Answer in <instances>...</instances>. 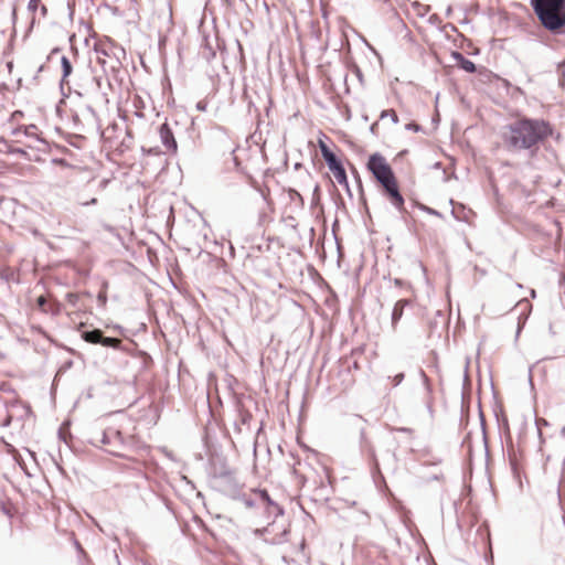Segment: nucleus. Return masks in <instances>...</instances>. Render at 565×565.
Wrapping results in <instances>:
<instances>
[{
  "label": "nucleus",
  "instance_id": "nucleus-1",
  "mask_svg": "<svg viewBox=\"0 0 565 565\" xmlns=\"http://www.w3.org/2000/svg\"><path fill=\"white\" fill-rule=\"evenodd\" d=\"M500 138L507 151H526L534 157L541 147L548 150L550 138L558 141L562 135L547 119L522 115L501 127Z\"/></svg>",
  "mask_w": 565,
  "mask_h": 565
},
{
  "label": "nucleus",
  "instance_id": "nucleus-2",
  "mask_svg": "<svg viewBox=\"0 0 565 565\" xmlns=\"http://www.w3.org/2000/svg\"><path fill=\"white\" fill-rule=\"evenodd\" d=\"M366 168L382 188V194L398 212H403L405 210V200L399 191L394 171L385 157L380 152L370 154Z\"/></svg>",
  "mask_w": 565,
  "mask_h": 565
},
{
  "label": "nucleus",
  "instance_id": "nucleus-3",
  "mask_svg": "<svg viewBox=\"0 0 565 565\" xmlns=\"http://www.w3.org/2000/svg\"><path fill=\"white\" fill-rule=\"evenodd\" d=\"M541 25L553 35H565V0H530Z\"/></svg>",
  "mask_w": 565,
  "mask_h": 565
},
{
  "label": "nucleus",
  "instance_id": "nucleus-4",
  "mask_svg": "<svg viewBox=\"0 0 565 565\" xmlns=\"http://www.w3.org/2000/svg\"><path fill=\"white\" fill-rule=\"evenodd\" d=\"M87 443L94 447H98V443L110 446L111 448L106 450L108 454L117 458H125L118 449L132 448L137 440L134 436L125 437L120 430L106 429L102 433L100 439H88Z\"/></svg>",
  "mask_w": 565,
  "mask_h": 565
},
{
  "label": "nucleus",
  "instance_id": "nucleus-5",
  "mask_svg": "<svg viewBox=\"0 0 565 565\" xmlns=\"http://www.w3.org/2000/svg\"><path fill=\"white\" fill-rule=\"evenodd\" d=\"M359 448L361 455L367 458L373 477L375 478L377 475L382 476L374 445L367 438L364 428L360 429Z\"/></svg>",
  "mask_w": 565,
  "mask_h": 565
},
{
  "label": "nucleus",
  "instance_id": "nucleus-6",
  "mask_svg": "<svg viewBox=\"0 0 565 565\" xmlns=\"http://www.w3.org/2000/svg\"><path fill=\"white\" fill-rule=\"evenodd\" d=\"M212 473L215 479H220L223 482L225 493H234L237 491L238 482L235 478V473L224 459L220 460L218 465L213 466Z\"/></svg>",
  "mask_w": 565,
  "mask_h": 565
},
{
  "label": "nucleus",
  "instance_id": "nucleus-7",
  "mask_svg": "<svg viewBox=\"0 0 565 565\" xmlns=\"http://www.w3.org/2000/svg\"><path fill=\"white\" fill-rule=\"evenodd\" d=\"M252 491L254 495L258 497L259 507L264 508L268 519L273 518L275 521L285 514L284 507L274 501L266 489L255 488Z\"/></svg>",
  "mask_w": 565,
  "mask_h": 565
},
{
  "label": "nucleus",
  "instance_id": "nucleus-8",
  "mask_svg": "<svg viewBox=\"0 0 565 565\" xmlns=\"http://www.w3.org/2000/svg\"><path fill=\"white\" fill-rule=\"evenodd\" d=\"M159 136L161 143L166 147L169 152L177 153L178 142L168 122H163L159 126Z\"/></svg>",
  "mask_w": 565,
  "mask_h": 565
},
{
  "label": "nucleus",
  "instance_id": "nucleus-9",
  "mask_svg": "<svg viewBox=\"0 0 565 565\" xmlns=\"http://www.w3.org/2000/svg\"><path fill=\"white\" fill-rule=\"evenodd\" d=\"M319 148L321 156L331 172L343 167L342 160L330 149L326 142L319 140Z\"/></svg>",
  "mask_w": 565,
  "mask_h": 565
},
{
  "label": "nucleus",
  "instance_id": "nucleus-10",
  "mask_svg": "<svg viewBox=\"0 0 565 565\" xmlns=\"http://www.w3.org/2000/svg\"><path fill=\"white\" fill-rule=\"evenodd\" d=\"M235 408H236V412H237V420L243 425V426H246L247 429H249V424H250V420L253 418V415L252 413L246 409L242 403V399L241 398H236L235 401Z\"/></svg>",
  "mask_w": 565,
  "mask_h": 565
},
{
  "label": "nucleus",
  "instance_id": "nucleus-11",
  "mask_svg": "<svg viewBox=\"0 0 565 565\" xmlns=\"http://www.w3.org/2000/svg\"><path fill=\"white\" fill-rule=\"evenodd\" d=\"M409 305L408 299H399L395 302L394 308L392 310V327L395 329L398 321L402 319L404 309Z\"/></svg>",
  "mask_w": 565,
  "mask_h": 565
},
{
  "label": "nucleus",
  "instance_id": "nucleus-12",
  "mask_svg": "<svg viewBox=\"0 0 565 565\" xmlns=\"http://www.w3.org/2000/svg\"><path fill=\"white\" fill-rule=\"evenodd\" d=\"M227 494L230 497H232L233 499L242 501L245 504V507H247L249 509L259 507L258 497L255 495V498H252V495L239 492V487L237 488L236 492H234V493L232 492V493H227Z\"/></svg>",
  "mask_w": 565,
  "mask_h": 565
},
{
  "label": "nucleus",
  "instance_id": "nucleus-13",
  "mask_svg": "<svg viewBox=\"0 0 565 565\" xmlns=\"http://www.w3.org/2000/svg\"><path fill=\"white\" fill-rule=\"evenodd\" d=\"M61 70H62V76H61L60 81H62V86L68 85V77L73 73V64L66 55H63L61 57Z\"/></svg>",
  "mask_w": 565,
  "mask_h": 565
},
{
  "label": "nucleus",
  "instance_id": "nucleus-14",
  "mask_svg": "<svg viewBox=\"0 0 565 565\" xmlns=\"http://www.w3.org/2000/svg\"><path fill=\"white\" fill-rule=\"evenodd\" d=\"M103 331L100 329L84 330L81 337L84 341L92 344H99Z\"/></svg>",
  "mask_w": 565,
  "mask_h": 565
},
{
  "label": "nucleus",
  "instance_id": "nucleus-15",
  "mask_svg": "<svg viewBox=\"0 0 565 565\" xmlns=\"http://www.w3.org/2000/svg\"><path fill=\"white\" fill-rule=\"evenodd\" d=\"M332 174L334 175L338 183L345 188L347 193L349 196H352V192L349 185L348 174L345 171L344 166L338 170L332 171Z\"/></svg>",
  "mask_w": 565,
  "mask_h": 565
},
{
  "label": "nucleus",
  "instance_id": "nucleus-16",
  "mask_svg": "<svg viewBox=\"0 0 565 565\" xmlns=\"http://www.w3.org/2000/svg\"><path fill=\"white\" fill-rule=\"evenodd\" d=\"M99 344L105 347V348H111V349H115V350H121L122 349L121 341L119 339L113 338V337H106V335H104V333H102Z\"/></svg>",
  "mask_w": 565,
  "mask_h": 565
},
{
  "label": "nucleus",
  "instance_id": "nucleus-17",
  "mask_svg": "<svg viewBox=\"0 0 565 565\" xmlns=\"http://www.w3.org/2000/svg\"><path fill=\"white\" fill-rule=\"evenodd\" d=\"M66 85H63V89H62V81H60L58 83V88H60V93L62 95L61 99H60V104H66V99L70 97L71 94H74L76 95L77 97H83V93L75 89V90H72V88L70 86L65 87Z\"/></svg>",
  "mask_w": 565,
  "mask_h": 565
},
{
  "label": "nucleus",
  "instance_id": "nucleus-18",
  "mask_svg": "<svg viewBox=\"0 0 565 565\" xmlns=\"http://www.w3.org/2000/svg\"><path fill=\"white\" fill-rule=\"evenodd\" d=\"M457 66H458V68H460L469 74L477 73V65L471 60L467 58L466 56L462 60V62H460Z\"/></svg>",
  "mask_w": 565,
  "mask_h": 565
},
{
  "label": "nucleus",
  "instance_id": "nucleus-19",
  "mask_svg": "<svg viewBox=\"0 0 565 565\" xmlns=\"http://www.w3.org/2000/svg\"><path fill=\"white\" fill-rule=\"evenodd\" d=\"M243 98L247 103V111H248V114L249 115H254L255 117H259V110H258L256 104L254 103V100L250 98V96L247 94L246 90L243 94Z\"/></svg>",
  "mask_w": 565,
  "mask_h": 565
},
{
  "label": "nucleus",
  "instance_id": "nucleus-20",
  "mask_svg": "<svg viewBox=\"0 0 565 565\" xmlns=\"http://www.w3.org/2000/svg\"><path fill=\"white\" fill-rule=\"evenodd\" d=\"M558 501L562 504L565 497V471L561 472L558 487H557Z\"/></svg>",
  "mask_w": 565,
  "mask_h": 565
},
{
  "label": "nucleus",
  "instance_id": "nucleus-21",
  "mask_svg": "<svg viewBox=\"0 0 565 565\" xmlns=\"http://www.w3.org/2000/svg\"><path fill=\"white\" fill-rule=\"evenodd\" d=\"M494 415H495V418H497L499 427H503V428H505L508 430L509 429V422H508L507 416L503 413V409L500 408L499 412H494Z\"/></svg>",
  "mask_w": 565,
  "mask_h": 565
},
{
  "label": "nucleus",
  "instance_id": "nucleus-22",
  "mask_svg": "<svg viewBox=\"0 0 565 565\" xmlns=\"http://www.w3.org/2000/svg\"><path fill=\"white\" fill-rule=\"evenodd\" d=\"M386 117H388V119H391L393 124H397L399 121L396 111L393 109H384L381 111L380 119H384Z\"/></svg>",
  "mask_w": 565,
  "mask_h": 565
},
{
  "label": "nucleus",
  "instance_id": "nucleus-23",
  "mask_svg": "<svg viewBox=\"0 0 565 565\" xmlns=\"http://www.w3.org/2000/svg\"><path fill=\"white\" fill-rule=\"evenodd\" d=\"M353 173H354V177H355V180H356V183H358L359 193H360V199H361V201L363 202V204H364V206H365L366 212L369 213V207H367V205H366V201H365V198H364V191H363L362 181H361L360 175H359V173L356 172V170H355V169H353Z\"/></svg>",
  "mask_w": 565,
  "mask_h": 565
},
{
  "label": "nucleus",
  "instance_id": "nucleus-24",
  "mask_svg": "<svg viewBox=\"0 0 565 565\" xmlns=\"http://www.w3.org/2000/svg\"><path fill=\"white\" fill-rule=\"evenodd\" d=\"M93 82L95 83L96 85V89L98 92H100L102 94V97L104 98V100L106 103H108V97H107V93L103 90V77L102 76H94L93 77Z\"/></svg>",
  "mask_w": 565,
  "mask_h": 565
},
{
  "label": "nucleus",
  "instance_id": "nucleus-25",
  "mask_svg": "<svg viewBox=\"0 0 565 565\" xmlns=\"http://www.w3.org/2000/svg\"><path fill=\"white\" fill-rule=\"evenodd\" d=\"M556 73L559 77V84L564 85L565 81V58L557 63L556 65Z\"/></svg>",
  "mask_w": 565,
  "mask_h": 565
},
{
  "label": "nucleus",
  "instance_id": "nucleus-26",
  "mask_svg": "<svg viewBox=\"0 0 565 565\" xmlns=\"http://www.w3.org/2000/svg\"><path fill=\"white\" fill-rule=\"evenodd\" d=\"M9 154H13V156H19V157H23V158H26L28 157V152L26 150H24L23 148H20V147H12V146H9L8 148V151H7Z\"/></svg>",
  "mask_w": 565,
  "mask_h": 565
},
{
  "label": "nucleus",
  "instance_id": "nucleus-27",
  "mask_svg": "<svg viewBox=\"0 0 565 565\" xmlns=\"http://www.w3.org/2000/svg\"><path fill=\"white\" fill-rule=\"evenodd\" d=\"M480 422H481V428H482V435H483V444H484V450H486V456L488 457L489 456V448H488V440H487V433H486V426H484V417H483V413L480 411Z\"/></svg>",
  "mask_w": 565,
  "mask_h": 565
},
{
  "label": "nucleus",
  "instance_id": "nucleus-28",
  "mask_svg": "<svg viewBox=\"0 0 565 565\" xmlns=\"http://www.w3.org/2000/svg\"><path fill=\"white\" fill-rule=\"evenodd\" d=\"M419 375H420V377L423 380V384L425 386V390H426L427 394L430 395L431 392H433V387H431L429 377L426 375V373L422 369L419 370Z\"/></svg>",
  "mask_w": 565,
  "mask_h": 565
},
{
  "label": "nucleus",
  "instance_id": "nucleus-29",
  "mask_svg": "<svg viewBox=\"0 0 565 565\" xmlns=\"http://www.w3.org/2000/svg\"><path fill=\"white\" fill-rule=\"evenodd\" d=\"M65 299L67 300V302L72 306V307H76L77 306V302L79 300V296L75 292H67L65 295Z\"/></svg>",
  "mask_w": 565,
  "mask_h": 565
},
{
  "label": "nucleus",
  "instance_id": "nucleus-30",
  "mask_svg": "<svg viewBox=\"0 0 565 565\" xmlns=\"http://www.w3.org/2000/svg\"><path fill=\"white\" fill-rule=\"evenodd\" d=\"M288 194H289V198L291 201L298 200L300 202V204L303 205V203H305L303 198L297 190L289 189Z\"/></svg>",
  "mask_w": 565,
  "mask_h": 565
},
{
  "label": "nucleus",
  "instance_id": "nucleus-31",
  "mask_svg": "<svg viewBox=\"0 0 565 565\" xmlns=\"http://www.w3.org/2000/svg\"><path fill=\"white\" fill-rule=\"evenodd\" d=\"M405 129L407 131H414V132H419V131H423V127L415 122V121H409L405 125Z\"/></svg>",
  "mask_w": 565,
  "mask_h": 565
},
{
  "label": "nucleus",
  "instance_id": "nucleus-32",
  "mask_svg": "<svg viewBox=\"0 0 565 565\" xmlns=\"http://www.w3.org/2000/svg\"><path fill=\"white\" fill-rule=\"evenodd\" d=\"M141 151H142V153H145L147 156H157V154L161 153L159 147H150V148L141 147Z\"/></svg>",
  "mask_w": 565,
  "mask_h": 565
},
{
  "label": "nucleus",
  "instance_id": "nucleus-33",
  "mask_svg": "<svg viewBox=\"0 0 565 565\" xmlns=\"http://www.w3.org/2000/svg\"><path fill=\"white\" fill-rule=\"evenodd\" d=\"M120 65H121L120 57L116 54V65L110 66V72H111L114 78H117V74L120 71Z\"/></svg>",
  "mask_w": 565,
  "mask_h": 565
},
{
  "label": "nucleus",
  "instance_id": "nucleus-34",
  "mask_svg": "<svg viewBox=\"0 0 565 565\" xmlns=\"http://www.w3.org/2000/svg\"><path fill=\"white\" fill-rule=\"evenodd\" d=\"M420 210H422V211H424V212H426V213H427V214H429V215H435V216H438V217H441V216H443V214H441L439 211H437V210H435V209H433V207H429V206H427V205H422V206H420Z\"/></svg>",
  "mask_w": 565,
  "mask_h": 565
},
{
  "label": "nucleus",
  "instance_id": "nucleus-35",
  "mask_svg": "<svg viewBox=\"0 0 565 565\" xmlns=\"http://www.w3.org/2000/svg\"><path fill=\"white\" fill-rule=\"evenodd\" d=\"M501 82H502V86L505 87L508 90L510 88H512L513 90H515V92H518V93H520L522 95L524 94L523 90L520 87L513 86L508 79L502 78Z\"/></svg>",
  "mask_w": 565,
  "mask_h": 565
},
{
  "label": "nucleus",
  "instance_id": "nucleus-36",
  "mask_svg": "<svg viewBox=\"0 0 565 565\" xmlns=\"http://www.w3.org/2000/svg\"><path fill=\"white\" fill-rule=\"evenodd\" d=\"M470 436H471V434H470V433H468V434L466 435V437L463 438V440H462V443H461V446H462V447H465V446H467V447H468V454H469V456L471 457V456H472V445H471V441H470Z\"/></svg>",
  "mask_w": 565,
  "mask_h": 565
},
{
  "label": "nucleus",
  "instance_id": "nucleus-37",
  "mask_svg": "<svg viewBox=\"0 0 565 565\" xmlns=\"http://www.w3.org/2000/svg\"><path fill=\"white\" fill-rule=\"evenodd\" d=\"M36 305L42 311H44V312L47 311V309H46L47 300L44 296H40L36 298Z\"/></svg>",
  "mask_w": 565,
  "mask_h": 565
},
{
  "label": "nucleus",
  "instance_id": "nucleus-38",
  "mask_svg": "<svg viewBox=\"0 0 565 565\" xmlns=\"http://www.w3.org/2000/svg\"><path fill=\"white\" fill-rule=\"evenodd\" d=\"M97 302L99 306L104 307L107 302V292L106 290H102L97 295Z\"/></svg>",
  "mask_w": 565,
  "mask_h": 565
},
{
  "label": "nucleus",
  "instance_id": "nucleus-39",
  "mask_svg": "<svg viewBox=\"0 0 565 565\" xmlns=\"http://www.w3.org/2000/svg\"><path fill=\"white\" fill-rule=\"evenodd\" d=\"M428 23L439 26L441 24V18L437 13H434L428 18Z\"/></svg>",
  "mask_w": 565,
  "mask_h": 565
},
{
  "label": "nucleus",
  "instance_id": "nucleus-40",
  "mask_svg": "<svg viewBox=\"0 0 565 565\" xmlns=\"http://www.w3.org/2000/svg\"><path fill=\"white\" fill-rule=\"evenodd\" d=\"M450 56L456 62V65H458L465 58V55L459 51H451Z\"/></svg>",
  "mask_w": 565,
  "mask_h": 565
},
{
  "label": "nucleus",
  "instance_id": "nucleus-41",
  "mask_svg": "<svg viewBox=\"0 0 565 565\" xmlns=\"http://www.w3.org/2000/svg\"><path fill=\"white\" fill-rule=\"evenodd\" d=\"M94 52L98 55H102V56H109V53L106 49H104L103 46H100L99 44L95 43L94 44V47H93Z\"/></svg>",
  "mask_w": 565,
  "mask_h": 565
},
{
  "label": "nucleus",
  "instance_id": "nucleus-42",
  "mask_svg": "<svg viewBox=\"0 0 565 565\" xmlns=\"http://www.w3.org/2000/svg\"><path fill=\"white\" fill-rule=\"evenodd\" d=\"M535 425L537 427L539 436L542 437L541 428H542V426H548V422L545 418H537L536 417Z\"/></svg>",
  "mask_w": 565,
  "mask_h": 565
},
{
  "label": "nucleus",
  "instance_id": "nucleus-43",
  "mask_svg": "<svg viewBox=\"0 0 565 565\" xmlns=\"http://www.w3.org/2000/svg\"><path fill=\"white\" fill-rule=\"evenodd\" d=\"M405 379V374L403 372L395 374L392 377L393 386H398L403 380Z\"/></svg>",
  "mask_w": 565,
  "mask_h": 565
},
{
  "label": "nucleus",
  "instance_id": "nucleus-44",
  "mask_svg": "<svg viewBox=\"0 0 565 565\" xmlns=\"http://www.w3.org/2000/svg\"><path fill=\"white\" fill-rule=\"evenodd\" d=\"M0 511H1L4 515H7V516H9V518H12V512H11L10 508H9V507L6 504V502H4V501H2V500H0Z\"/></svg>",
  "mask_w": 565,
  "mask_h": 565
},
{
  "label": "nucleus",
  "instance_id": "nucleus-45",
  "mask_svg": "<svg viewBox=\"0 0 565 565\" xmlns=\"http://www.w3.org/2000/svg\"><path fill=\"white\" fill-rule=\"evenodd\" d=\"M106 327L109 329H113L114 331H117L121 334H125V332H126V329L122 326L117 324V323H110V324H107Z\"/></svg>",
  "mask_w": 565,
  "mask_h": 565
},
{
  "label": "nucleus",
  "instance_id": "nucleus-46",
  "mask_svg": "<svg viewBox=\"0 0 565 565\" xmlns=\"http://www.w3.org/2000/svg\"><path fill=\"white\" fill-rule=\"evenodd\" d=\"M319 192H320V186L317 184L313 189V195H312V202H311L312 205L318 204V202L320 200Z\"/></svg>",
  "mask_w": 565,
  "mask_h": 565
},
{
  "label": "nucleus",
  "instance_id": "nucleus-47",
  "mask_svg": "<svg viewBox=\"0 0 565 565\" xmlns=\"http://www.w3.org/2000/svg\"><path fill=\"white\" fill-rule=\"evenodd\" d=\"M352 72L358 77L360 83H363V73H362L361 68L356 64L353 65Z\"/></svg>",
  "mask_w": 565,
  "mask_h": 565
},
{
  "label": "nucleus",
  "instance_id": "nucleus-48",
  "mask_svg": "<svg viewBox=\"0 0 565 565\" xmlns=\"http://www.w3.org/2000/svg\"><path fill=\"white\" fill-rule=\"evenodd\" d=\"M40 1L41 0H29V3H28L29 11L35 12L38 10Z\"/></svg>",
  "mask_w": 565,
  "mask_h": 565
},
{
  "label": "nucleus",
  "instance_id": "nucleus-49",
  "mask_svg": "<svg viewBox=\"0 0 565 565\" xmlns=\"http://www.w3.org/2000/svg\"><path fill=\"white\" fill-rule=\"evenodd\" d=\"M413 8H423L424 9V12L423 13H419L420 17L424 15V13H427L429 10H430V7L429 6H423L420 4L419 2L415 1L413 4H412Z\"/></svg>",
  "mask_w": 565,
  "mask_h": 565
},
{
  "label": "nucleus",
  "instance_id": "nucleus-50",
  "mask_svg": "<svg viewBox=\"0 0 565 565\" xmlns=\"http://www.w3.org/2000/svg\"><path fill=\"white\" fill-rule=\"evenodd\" d=\"M195 107L199 111H205L207 108V103L205 100H200L196 103Z\"/></svg>",
  "mask_w": 565,
  "mask_h": 565
},
{
  "label": "nucleus",
  "instance_id": "nucleus-51",
  "mask_svg": "<svg viewBox=\"0 0 565 565\" xmlns=\"http://www.w3.org/2000/svg\"><path fill=\"white\" fill-rule=\"evenodd\" d=\"M393 282H394V285H395L396 287H399V288H403L404 286H406V285H407V281H405V280H404V279H402V278H394Z\"/></svg>",
  "mask_w": 565,
  "mask_h": 565
},
{
  "label": "nucleus",
  "instance_id": "nucleus-52",
  "mask_svg": "<svg viewBox=\"0 0 565 565\" xmlns=\"http://www.w3.org/2000/svg\"><path fill=\"white\" fill-rule=\"evenodd\" d=\"M206 49H207L209 53H207V55H206L205 57H206V60H207V61H210L211 58L215 57L216 53H215V51H214L212 47H210V46H206Z\"/></svg>",
  "mask_w": 565,
  "mask_h": 565
},
{
  "label": "nucleus",
  "instance_id": "nucleus-53",
  "mask_svg": "<svg viewBox=\"0 0 565 565\" xmlns=\"http://www.w3.org/2000/svg\"><path fill=\"white\" fill-rule=\"evenodd\" d=\"M60 310H61V305H60L57 301H54V302H53V307L51 308V311H52L53 313H58V312H60Z\"/></svg>",
  "mask_w": 565,
  "mask_h": 565
},
{
  "label": "nucleus",
  "instance_id": "nucleus-54",
  "mask_svg": "<svg viewBox=\"0 0 565 565\" xmlns=\"http://www.w3.org/2000/svg\"><path fill=\"white\" fill-rule=\"evenodd\" d=\"M446 29H450V30H451V31H454V32H457V31H458V30H457V28H456V25H455V24H452V23H447V24H445V25L443 26V29H441V30H446Z\"/></svg>",
  "mask_w": 565,
  "mask_h": 565
},
{
  "label": "nucleus",
  "instance_id": "nucleus-55",
  "mask_svg": "<svg viewBox=\"0 0 565 565\" xmlns=\"http://www.w3.org/2000/svg\"><path fill=\"white\" fill-rule=\"evenodd\" d=\"M242 426L243 425L237 419L234 422V429L236 433H242Z\"/></svg>",
  "mask_w": 565,
  "mask_h": 565
},
{
  "label": "nucleus",
  "instance_id": "nucleus-56",
  "mask_svg": "<svg viewBox=\"0 0 565 565\" xmlns=\"http://www.w3.org/2000/svg\"><path fill=\"white\" fill-rule=\"evenodd\" d=\"M60 52H61V47H58V46L53 47L51 50L50 55L47 56V60H50L52 55L58 54Z\"/></svg>",
  "mask_w": 565,
  "mask_h": 565
},
{
  "label": "nucleus",
  "instance_id": "nucleus-57",
  "mask_svg": "<svg viewBox=\"0 0 565 565\" xmlns=\"http://www.w3.org/2000/svg\"><path fill=\"white\" fill-rule=\"evenodd\" d=\"M66 104H60V100L57 102L56 106H55V110H56V114L60 116L62 114V107L65 106Z\"/></svg>",
  "mask_w": 565,
  "mask_h": 565
},
{
  "label": "nucleus",
  "instance_id": "nucleus-58",
  "mask_svg": "<svg viewBox=\"0 0 565 565\" xmlns=\"http://www.w3.org/2000/svg\"><path fill=\"white\" fill-rule=\"evenodd\" d=\"M74 126L77 128L81 125V120L77 114L73 115Z\"/></svg>",
  "mask_w": 565,
  "mask_h": 565
},
{
  "label": "nucleus",
  "instance_id": "nucleus-59",
  "mask_svg": "<svg viewBox=\"0 0 565 565\" xmlns=\"http://www.w3.org/2000/svg\"><path fill=\"white\" fill-rule=\"evenodd\" d=\"M522 328H523V322L521 321V317H519V323H518V329H516V338L519 337Z\"/></svg>",
  "mask_w": 565,
  "mask_h": 565
},
{
  "label": "nucleus",
  "instance_id": "nucleus-60",
  "mask_svg": "<svg viewBox=\"0 0 565 565\" xmlns=\"http://www.w3.org/2000/svg\"><path fill=\"white\" fill-rule=\"evenodd\" d=\"M6 449H7L8 452L15 451V448L10 443H6Z\"/></svg>",
  "mask_w": 565,
  "mask_h": 565
},
{
  "label": "nucleus",
  "instance_id": "nucleus-61",
  "mask_svg": "<svg viewBox=\"0 0 565 565\" xmlns=\"http://www.w3.org/2000/svg\"><path fill=\"white\" fill-rule=\"evenodd\" d=\"M376 129H377V122H373V124L370 126V131H371V134L376 135Z\"/></svg>",
  "mask_w": 565,
  "mask_h": 565
},
{
  "label": "nucleus",
  "instance_id": "nucleus-62",
  "mask_svg": "<svg viewBox=\"0 0 565 565\" xmlns=\"http://www.w3.org/2000/svg\"><path fill=\"white\" fill-rule=\"evenodd\" d=\"M30 129H35V126H34V125H30L29 127H26V128L24 129V135H25V136H31V131H30Z\"/></svg>",
  "mask_w": 565,
  "mask_h": 565
},
{
  "label": "nucleus",
  "instance_id": "nucleus-63",
  "mask_svg": "<svg viewBox=\"0 0 565 565\" xmlns=\"http://www.w3.org/2000/svg\"><path fill=\"white\" fill-rule=\"evenodd\" d=\"M202 529H203L205 532H207L211 536H213V537L215 536L214 532H213V531H211V530H210L205 524H203V525H202Z\"/></svg>",
  "mask_w": 565,
  "mask_h": 565
},
{
  "label": "nucleus",
  "instance_id": "nucleus-64",
  "mask_svg": "<svg viewBox=\"0 0 565 565\" xmlns=\"http://www.w3.org/2000/svg\"><path fill=\"white\" fill-rule=\"evenodd\" d=\"M86 110L89 111L94 117L96 116V111L90 105L86 106Z\"/></svg>",
  "mask_w": 565,
  "mask_h": 565
}]
</instances>
